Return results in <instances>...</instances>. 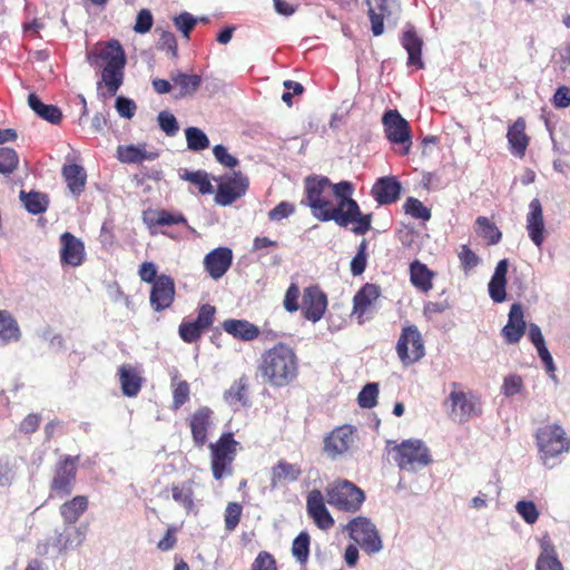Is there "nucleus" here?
Returning <instances> with one entry per match:
<instances>
[{"label": "nucleus", "instance_id": "nucleus-2", "mask_svg": "<svg viewBox=\"0 0 570 570\" xmlns=\"http://www.w3.org/2000/svg\"><path fill=\"white\" fill-rule=\"evenodd\" d=\"M88 59L91 65L100 66L105 62L101 72V81L107 87L108 94L115 96L124 81V69L126 66V55L118 40H109L99 51L89 53Z\"/></svg>", "mask_w": 570, "mask_h": 570}, {"label": "nucleus", "instance_id": "nucleus-63", "mask_svg": "<svg viewBox=\"0 0 570 570\" xmlns=\"http://www.w3.org/2000/svg\"><path fill=\"white\" fill-rule=\"evenodd\" d=\"M213 154L215 156V159L223 166L227 168H235L238 165V159L230 155L227 150V148L223 145H216L213 148Z\"/></svg>", "mask_w": 570, "mask_h": 570}, {"label": "nucleus", "instance_id": "nucleus-21", "mask_svg": "<svg viewBox=\"0 0 570 570\" xmlns=\"http://www.w3.org/2000/svg\"><path fill=\"white\" fill-rule=\"evenodd\" d=\"M353 443V431L350 425H343L334 429L325 439H324V452L331 459H336L337 456L345 453Z\"/></svg>", "mask_w": 570, "mask_h": 570}, {"label": "nucleus", "instance_id": "nucleus-9", "mask_svg": "<svg viewBox=\"0 0 570 570\" xmlns=\"http://www.w3.org/2000/svg\"><path fill=\"white\" fill-rule=\"evenodd\" d=\"M344 529L367 554L379 553L383 549L376 525L371 519L362 515L353 518Z\"/></svg>", "mask_w": 570, "mask_h": 570}, {"label": "nucleus", "instance_id": "nucleus-51", "mask_svg": "<svg viewBox=\"0 0 570 570\" xmlns=\"http://www.w3.org/2000/svg\"><path fill=\"white\" fill-rule=\"evenodd\" d=\"M19 164L17 151L9 147H0V174H12Z\"/></svg>", "mask_w": 570, "mask_h": 570}, {"label": "nucleus", "instance_id": "nucleus-27", "mask_svg": "<svg viewBox=\"0 0 570 570\" xmlns=\"http://www.w3.org/2000/svg\"><path fill=\"white\" fill-rule=\"evenodd\" d=\"M214 412L208 406L199 407L190 417V431L193 441L197 446L207 442V432L214 424Z\"/></svg>", "mask_w": 570, "mask_h": 570}, {"label": "nucleus", "instance_id": "nucleus-14", "mask_svg": "<svg viewBox=\"0 0 570 570\" xmlns=\"http://www.w3.org/2000/svg\"><path fill=\"white\" fill-rule=\"evenodd\" d=\"M215 313L216 308L214 306L209 304L202 305L196 320L180 323L178 328L180 338L186 343L198 341L202 334L213 325Z\"/></svg>", "mask_w": 570, "mask_h": 570}, {"label": "nucleus", "instance_id": "nucleus-11", "mask_svg": "<svg viewBox=\"0 0 570 570\" xmlns=\"http://www.w3.org/2000/svg\"><path fill=\"white\" fill-rule=\"evenodd\" d=\"M382 124L387 140L401 147L402 155H409L412 147V132L410 124L395 109L384 112Z\"/></svg>", "mask_w": 570, "mask_h": 570}, {"label": "nucleus", "instance_id": "nucleus-32", "mask_svg": "<svg viewBox=\"0 0 570 570\" xmlns=\"http://www.w3.org/2000/svg\"><path fill=\"white\" fill-rule=\"evenodd\" d=\"M302 474L297 464L279 460L271 471V488L276 489L285 482H295Z\"/></svg>", "mask_w": 570, "mask_h": 570}, {"label": "nucleus", "instance_id": "nucleus-37", "mask_svg": "<svg viewBox=\"0 0 570 570\" xmlns=\"http://www.w3.org/2000/svg\"><path fill=\"white\" fill-rule=\"evenodd\" d=\"M28 106L38 117L52 125H58L62 119V112L57 106L42 102L36 94H29Z\"/></svg>", "mask_w": 570, "mask_h": 570}, {"label": "nucleus", "instance_id": "nucleus-52", "mask_svg": "<svg viewBox=\"0 0 570 570\" xmlns=\"http://www.w3.org/2000/svg\"><path fill=\"white\" fill-rule=\"evenodd\" d=\"M403 209L405 214L416 219H422L426 222L431 218V210L426 206H424L421 200L414 197H409L405 200Z\"/></svg>", "mask_w": 570, "mask_h": 570}, {"label": "nucleus", "instance_id": "nucleus-12", "mask_svg": "<svg viewBox=\"0 0 570 570\" xmlns=\"http://www.w3.org/2000/svg\"><path fill=\"white\" fill-rule=\"evenodd\" d=\"M238 442L233 433H223L217 442L210 444L212 471L216 480H220L225 473H230V465L236 456Z\"/></svg>", "mask_w": 570, "mask_h": 570}, {"label": "nucleus", "instance_id": "nucleus-5", "mask_svg": "<svg viewBox=\"0 0 570 570\" xmlns=\"http://www.w3.org/2000/svg\"><path fill=\"white\" fill-rule=\"evenodd\" d=\"M326 500L337 510L355 513L365 501V493L353 482L338 479L326 488Z\"/></svg>", "mask_w": 570, "mask_h": 570}, {"label": "nucleus", "instance_id": "nucleus-50", "mask_svg": "<svg viewBox=\"0 0 570 570\" xmlns=\"http://www.w3.org/2000/svg\"><path fill=\"white\" fill-rule=\"evenodd\" d=\"M180 178L197 185L199 193L203 195L212 194L214 191L213 185L208 178V174L204 170H185L184 174L180 175Z\"/></svg>", "mask_w": 570, "mask_h": 570}, {"label": "nucleus", "instance_id": "nucleus-22", "mask_svg": "<svg viewBox=\"0 0 570 570\" xmlns=\"http://www.w3.org/2000/svg\"><path fill=\"white\" fill-rule=\"evenodd\" d=\"M60 261L62 265L77 267L85 261L83 243L69 232L60 236Z\"/></svg>", "mask_w": 570, "mask_h": 570}, {"label": "nucleus", "instance_id": "nucleus-53", "mask_svg": "<svg viewBox=\"0 0 570 570\" xmlns=\"http://www.w3.org/2000/svg\"><path fill=\"white\" fill-rule=\"evenodd\" d=\"M379 384L367 383L358 393L357 403L362 409H372L377 403Z\"/></svg>", "mask_w": 570, "mask_h": 570}, {"label": "nucleus", "instance_id": "nucleus-20", "mask_svg": "<svg viewBox=\"0 0 570 570\" xmlns=\"http://www.w3.org/2000/svg\"><path fill=\"white\" fill-rule=\"evenodd\" d=\"M402 191V185L395 176L380 177L371 189L374 200L383 206L395 203Z\"/></svg>", "mask_w": 570, "mask_h": 570}, {"label": "nucleus", "instance_id": "nucleus-31", "mask_svg": "<svg viewBox=\"0 0 570 570\" xmlns=\"http://www.w3.org/2000/svg\"><path fill=\"white\" fill-rule=\"evenodd\" d=\"M508 268L509 261L507 258L499 261L489 282V295L494 303H502L507 298L505 287Z\"/></svg>", "mask_w": 570, "mask_h": 570}, {"label": "nucleus", "instance_id": "nucleus-39", "mask_svg": "<svg viewBox=\"0 0 570 570\" xmlns=\"http://www.w3.org/2000/svg\"><path fill=\"white\" fill-rule=\"evenodd\" d=\"M330 191H332L336 198L338 199V203L336 206H333L331 203V212H345V209H348L351 204L354 205L357 204L355 199L352 198V195L354 193V186L351 181L343 180L337 184H332Z\"/></svg>", "mask_w": 570, "mask_h": 570}, {"label": "nucleus", "instance_id": "nucleus-29", "mask_svg": "<svg viewBox=\"0 0 570 570\" xmlns=\"http://www.w3.org/2000/svg\"><path fill=\"white\" fill-rule=\"evenodd\" d=\"M527 230L530 239L535 246L541 247L544 236V222L542 214V206L538 198H534L529 204V213L527 215Z\"/></svg>", "mask_w": 570, "mask_h": 570}, {"label": "nucleus", "instance_id": "nucleus-23", "mask_svg": "<svg viewBox=\"0 0 570 570\" xmlns=\"http://www.w3.org/2000/svg\"><path fill=\"white\" fill-rule=\"evenodd\" d=\"M400 42L402 47L407 52V65L414 66L417 69L424 68V62L422 60V48L423 40L419 37L415 27L407 22L404 27V31L400 38Z\"/></svg>", "mask_w": 570, "mask_h": 570}, {"label": "nucleus", "instance_id": "nucleus-56", "mask_svg": "<svg viewBox=\"0 0 570 570\" xmlns=\"http://www.w3.org/2000/svg\"><path fill=\"white\" fill-rule=\"evenodd\" d=\"M160 129L169 137L175 136L178 130V121L169 111H160L157 117Z\"/></svg>", "mask_w": 570, "mask_h": 570}, {"label": "nucleus", "instance_id": "nucleus-62", "mask_svg": "<svg viewBox=\"0 0 570 570\" xmlns=\"http://www.w3.org/2000/svg\"><path fill=\"white\" fill-rule=\"evenodd\" d=\"M250 570H277L275 558L267 551H261L252 563Z\"/></svg>", "mask_w": 570, "mask_h": 570}, {"label": "nucleus", "instance_id": "nucleus-15", "mask_svg": "<svg viewBox=\"0 0 570 570\" xmlns=\"http://www.w3.org/2000/svg\"><path fill=\"white\" fill-rule=\"evenodd\" d=\"M248 178L240 171H234L219 183L215 195V203L220 206H229L236 199L244 196L248 189Z\"/></svg>", "mask_w": 570, "mask_h": 570}, {"label": "nucleus", "instance_id": "nucleus-60", "mask_svg": "<svg viewBox=\"0 0 570 570\" xmlns=\"http://www.w3.org/2000/svg\"><path fill=\"white\" fill-rule=\"evenodd\" d=\"M197 21L198 20L193 14H190L188 12H183L179 16L174 18V23H175L176 28L179 31H181V33L186 38H189V33L195 28Z\"/></svg>", "mask_w": 570, "mask_h": 570}, {"label": "nucleus", "instance_id": "nucleus-64", "mask_svg": "<svg viewBox=\"0 0 570 570\" xmlns=\"http://www.w3.org/2000/svg\"><path fill=\"white\" fill-rule=\"evenodd\" d=\"M459 259L465 272L478 266L480 263L479 256L468 245L461 246V250L459 252Z\"/></svg>", "mask_w": 570, "mask_h": 570}, {"label": "nucleus", "instance_id": "nucleus-58", "mask_svg": "<svg viewBox=\"0 0 570 570\" xmlns=\"http://www.w3.org/2000/svg\"><path fill=\"white\" fill-rule=\"evenodd\" d=\"M366 248H367V243L365 239H363L361 242V244L358 245L356 255L353 257V259L351 262V273L354 276H358L365 271Z\"/></svg>", "mask_w": 570, "mask_h": 570}, {"label": "nucleus", "instance_id": "nucleus-57", "mask_svg": "<svg viewBox=\"0 0 570 570\" xmlns=\"http://www.w3.org/2000/svg\"><path fill=\"white\" fill-rule=\"evenodd\" d=\"M151 223L158 226H170L177 224H187V220L183 214H173L167 210H159L155 214V218Z\"/></svg>", "mask_w": 570, "mask_h": 570}, {"label": "nucleus", "instance_id": "nucleus-10", "mask_svg": "<svg viewBox=\"0 0 570 570\" xmlns=\"http://www.w3.org/2000/svg\"><path fill=\"white\" fill-rule=\"evenodd\" d=\"M452 391L444 401L449 416L460 423L468 422L472 416L481 414L478 399L472 393L460 390V384L451 383Z\"/></svg>", "mask_w": 570, "mask_h": 570}, {"label": "nucleus", "instance_id": "nucleus-30", "mask_svg": "<svg viewBox=\"0 0 570 570\" xmlns=\"http://www.w3.org/2000/svg\"><path fill=\"white\" fill-rule=\"evenodd\" d=\"M223 399L233 411L250 406L247 376L243 375L234 381L229 389L224 392Z\"/></svg>", "mask_w": 570, "mask_h": 570}, {"label": "nucleus", "instance_id": "nucleus-42", "mask_svg": "<svg viewBox=\"0 0 570 570\" xmlns=\"http://www.w3.org/2000/svg\"><path fill=\"white\" fill-rule=\"evenodd\" d=\"M119 379L124 395L136 396L141 389V377L130 366L122 365L119 368Z\"/></svg>", "mask_w": 570, "mask_h": 570}, {"label": "nucleus", "instance_id": "nucleus-55", "mask_svg": "<svg viewBox=\"0 0 570 570\" xmlns=\"http://www.w3.org/2000/svg\"><path fill=\"white\" fill-rule=\"evenodd\" d=\"M515 511L528 524H533L539 518V511L533 501L521 500L515 504Z\"/></svg>", "mask_w": 570, "mask_h": 570}, {"label": "nucleus", "instance_id": "nucleus-8", "mask_svg": "<svg viewBox=\"0 0 570 570\" xmlns=\"http://www.w3.org/2000/svg\"><path fill=\"white\" fill-rule=\"evenodd\" d=\"M371 21V30L375 37L383 35L384 21L395 27L401 18L402 6L400 0H365Z\"/></svg>", "mask_w": 570, "mask_h": 570}, {"label": "nucleus", "instance_id": "nucleus-46", "mask_svg": "<svg viewBox=\"0 0 570 570\" xmlns=\"http://www.w3.org/2000/svg\"><path fill=\"white\" fill-rule=\"evenodd\" d=\"M410 272L411 282L416 288L422 292H428L432 288V273L424 264L415 261L411 264Z\"/></svg>", "mask_w": 570, "mask_h": 570}, {"label": "nucleus", "instance_id": "nucleus-54", "mask_svg": "<svg viewBox=\"0 0 570 570\" xmlns=\"http://www.w3.org/2000/svg\"><path fill=\"white\" fill-rule=\"evenodd\" d=\"M242 512H243V507L238 502H229L227 504V507L225 509L224 521H225V529L228 532H232L237 528V525L240 521Z\"/></svg>", "mask_w": 570, "mask_h": 570}, {"label": "nucleus", "instance_id": "nucleus-43", "mask_svg": "<svg viewBox=\"0 0 570 570\" xmlns=\"http://www.w3.org/2000/svg\"><path fill=\"white\" fill-rule=\"evenodd\" d=\"M19 198L27 209L32 215L42 214L47 210L49 205L48 196L39 191H24L21 190Z\"/></svg>", "mask_w": 570, "mask_h": 570}, {"label": "nucleus", "instance_id": "nucleus-49", "mask_svg": "<svg viewBox=\"0 0 570 570\" xmlns=\"http://www.w3.org/2000/svg\"><path fill=\"white\" fill-rule=\"evenodd\" d=\"M188 149L193 151H202L209 147L207 135L197 127H188L185 130Z\"/></svg>", "mask_w": 570, "mask_h": 570}, {"label": "nucleus", "instance_id": "nucleus-17", "mask_svg": "<svg viewBox=\"0 0 570 570\" xmlns=\"http://www.w3.org/2000/svg\"><path fill=\"white\" fill-rule=\"evenodd\" d=\"M325 217L332 218L340 227H347L350 224L355 223L356 225L352 230L356 235H364L371 229L372 214H363L358 204L354 205L352 203L345 212H335V214L326 215Z\"/></svg>", "mask_w": 570, "mask_h": 570}, {"label": "nucleus", "instance_id": "nucleus-44", "mask_svg": "<svg viewBox=\"0 0 570 570\" xmlns=\"http://www.w3.org/2000/svg\"><path fill=\"white\" fill-rule=\"evenodd\" d=\"M20 330L17 321L7 312L0 311V345L17 342Z\"/></svg>", "mask_w": 570, "mask_h": 570}, {"label": "nucleus", "instance_id": "nucleus-16", "mask_svg": "<svg viewBox=\"0 0 570 570\" xmlns=\"http://www.w3.org/2000/svg\"><path fill=\"white\" fill-rule=\"evenodd\" d=\"M175 299V282L169 275L161 274L154 282L149 302L155 312H161L171 306Z\"/></svg>", "mask_w": 570, "mask_h": 570}, {"label": "nucleus", "instance_id": "nucleus-4", "mask_svg": "<svg viewBox=\"0 0 570 570\" xmlns=\"http://www.w3.org/2000/svg\"><path fill=\"white\" fill-rule=\"evenodd\" d=\"M332 181L325 176H307L304 179L305 198L302 205L309 207L312 215L321 222H331L332 218L325 217L333 215L331 212V200L327 198Z\"/></svg>", "mask_w": 570, "mask_h": 570}, {"label": "nucleus", "instance_id": "nucleus-3", "mask_svg": "<svg viewBox=\"0 0 570 570\" xmlns=\"http://www.w3.org/2000/svg\"><path fill=\"white\" fill-rule=\"evenodd\" d=\"M535 438L540 459L548 469L554 468L558 464V456L570 449V440L559 424L540 428Z\"/></svg>", "mask_w": 570, "mask_h": 570}, {"label": "nucleus", "instance_id": "nucleus-6", "mask_svg": "<svg viewBox=\"0 0 570 570\" xmlns=\"http://www.w3.org/2000/svg\"><path fill=\"white\" fill-rule=\"evenodd\" d=\"M394 461L401 470L414 472L432 462L429 448L422 440L409 439L394 446Z\"/></svg>", "mask_w": 570, "mask_h": 570}, {"label": "nucleus", "instance_id": "nucleus-61", "mask_svg": "<svg viewBox=\"0 0 570 570\" xmlns=\"http://www.w3.org/2000/svg\"><path fill=\"white\" fill-rule=\"evenodd\" d=\"M154 18L148 9H141L136 17L134 30L137 33L144 35L150 31L153 27Z\"/></svg>", "mask_w": 570, "mask_h": 570}, {"label": "nucleus", "instance_id": "nucleus-28", "mask_svg": "<svg viewBox=\"0 0 570 570\" xmlns=\"http://www.w3.org/2000/svg\"><path fill=\"white\" fill-rule=\"evenodd\" d=\"M117 159L122 164H141L153 161L159 157V153L148 150L146 144L119 145L117 147Z\"/></svg>", "mask_w": 570, "mask_h": 570}, {"label": "nucleus", "instance_id": "nucleus-1", "mask_svg": "<svg viewBox=\"0 0 570 570\" xmlns=\"http://www.w3.org/2000/svg\"><path fill=\"white\" fill-rule=\"evenodd\" d=\"M259 370L271 385L283 387L296 379L298 360L292 347L278 343L262 355Z\"/></svg>", "mask_w": 570, "mask_h": 570}, {"label": "nucleus", "instance_id": "nucleus-24", "mask_svg": "<svg viewBox=\"0 0 570 570\" xmlns=\"http://www.w3.org/2000/svg\"><path fill=\"white\" fill-rule=\"evenodd\" d=\"M233 263V252L228 247H218L206 254L204 266L214 279L223 277Z\"/></svg>", "mask_w": 570, "mask_h": 570}, {"label": "nucleus", "instance_id": "nucleus-45", "mask_svg": "<svg viewBox=\"0 0 570 570\" xmlns=\"http://www.w3.org/2000/svg\"><path fill=\"white\" fill-rule=\"evenodd\" d=\"M171 495L174 501L181 505L188 513L195 510L191 481H186L180 484H173Z\"/></svg>", "mask_w": 570, "mask_h": 570}, {"label": "nucleus", "instance_id": "nucleus-36", "mask_svg": "<svg viewBox=\"0 0 570 570\" xmlns=\"http://www.w3.org/2000/svg\"><path fill=\"white\" fill-rule=\"evenodd\" d=\"M88 498L86 495H76L71 500L62 503L59 512L63 519V523L75 525L88 509Z\"/></svg>", "mask_w": 570, "mask_h": 570}, {"label": "nucleus", "instance_id": "nucleus-13", "mask_svg": "<svg viewBox=\"0 0 570 570\" xmlns=\"http://www.w3.org/2000/svg\"><path fill=\"white\" fill-rule=\"evenodd\" d=\"M396 352L404 365L413 364L424 356L422 336L415 325L403 328L396 343Z\"/></svg>", "mask_w": 570, "mask_h": 570}, {"label": "nucleus", "instance_id": "nucleus-40", "mask_svg": "<svg viewBox=\"0 0 570 570\" xmlns=\"http://www.w3.org/2000/svg\"><path fill=\"white\" fill-rule=\"evenodd\" d=\"M62 175L67 181V186L75 196H79L86 186L87 174L83 167L72 164L62 168Z\"/></svg>", "mask_w": 570, "mask_h": 570}, {"label": "nucleus", "instance_id": "nucleus-59", "mask_svg": "<svg viewBox=\"0 0 570 570\" xmlns=\"http://www.w3.org/2000/svg\"><path fill=\"white\" fill-rule=\"evenodd\" d=\"M523 389V381L520 375L511 374L504 377L501 391L507 397L519 394Z\"/></svg>", "mask_w": 570, "mask_h": 570}, {"label": "nucleus", "instance_id": "nucleus-18", "mask_svg": "<svg viewBox=\"0 0 570 570\" xmlns=\"http://www.w3.org/2000/svg\"><path fill=\"white\" fill-rule=\"evenodd\" d=\"M308 515L321 530H330L334 525V519L324 503V497L317 489L312 490L306 500Z\"/></svg>", "mask_w": 570, "mask_h": 570}, {"label": "nucleus", "instance_id": "nucleus-19", "mask_svg": "<svg viewBox=\"0 0 570 570\" xmlns=\"http://www.w3.org/2000/svg\"><path fill=\"white\" fill-rule=\"evenodd\" d=\"M85 539L86 528L63 523L61 531L56 530L52 546L59 554H65L69 550L80 547Z\"/></svg>", "mask_w": 570, "mask_h": 570}, {"label": "nucleus", "instance_id": "nucleus-38", "mask_svg": "<svg viewBox=\"0 0 570 570\" xmlns=\"http://www.w3.org/2000/svg\"><path fill=\"white\" fill-rule=\"evenodd\" d=\"M379 296L380 287L375 284L366 283L353 298V313L358 316L364 315Z\"/></svg>", "mask_w": 570, "mask_h": 570}, {"label": "nucleus", "instance_id": "nucleus-7", "mask_svg": "<svg viewBox=\"0 0 570 570\" xmlns=\"http://www.w3.org/2000/svg\"><path fill=\"white\" fill-rule=\"evenodd\" d=\"M78 461L79 455H60L50 482V498H65L71 494L76 483Z\"/></svg>", "mask_w": 570, "mask_h": 570}, {"label": "nucleus", "instance_id": "nucleus-26", "mask_svg": "<svg viewBox=\"0 0 570 570\" xmlns=\"http://www.w3.org/2000/svg\"><path fill=\"white\" fill-rule=\"evenodd\" d=\"M327 298L326 295L315 286L308 287L303 296V313L305 318L312 322L320 321L326 309Z\"/></svg>", "mask_w": 570, "mask_h": 570}, {"label": "nucleus", "instance_id": "nucleus-35", "mask_svg": "<svg viewBox=\"0 0 570 570\" xmlns=\"http://www.w3.org/2000/svg\"><path fill=\"white\" fill-rule=\"evenodd\" d=\"M223 328L242 341H253L259 335L258 327L246 320H226L223 322Z\"/></svg>", "mask_w": 570, "mask_h": 570}, {"label": "nucleus", "instance_id": "nucleus-34", "mask_svg": "<svg viewBox=\"0 0 570 570\" xmlns=\"http://www.w3.org/2000/svg\"><path fill=\"white\" fill-rule=\"evenodd\" d=\"M170 80L178 88L175 95L176 99L193 96L202 85V77L198 75H188L181 71H171Z\"/></svg>", "mask_w": 570, "mask_h": 570}, {"label": "nucleus", "instance_id": "nucleus-48", "mask_svg": "<svg viewBox=\"0 0 570 570\" xmlns=\"http://www.w3.org/2000/svg\"><path fill=\"white\" fill-rule=\"evenodd\" d=\"M311 537L302 531L292 543V554L299 564H306L309 558Z\"/></svg>", "mask_w": 570, "mask_h": 570}, {"label": "nucleus", "instance_id": "nucleus-25", "mask_svg": "<svg viewBox=\"0 0 570 570\" xmlns=\"http://www.w3.org/2000/svg\"><path fill=\"white\" fill-rule=\"evenodd\" d=\"M527 323L524 321L523 308L521 304L514 303L510 307L508 315V322L501 331L505 343L515 344L518 343L525 333Z\"/></svg>", "mask_w": 570, "mask_h": 570}, {"label": "nucleus", "instance_id": "nucleus-47", "mask_svg": "<svg viewBox=\"0 0 570 570\" xmlns=\"http://www.w3.org/2000/svg\"><path fill=\"white\" fill-rule=\"evenodd\" d=\"M475 226L476 234L487 239L489 245H495L501 240L502 233L488 217L479 216Z\"/></svg>", "mask_w": 570, "mask_h": 570}, {"label": "nucleus", "instance_id": "nucleus-33", "mask_svg": "<svg viewBox=\"0 0 570 570\" xmlns=\"http://www.w3.org/2000/svg\"><path fill=\"white\" fill-rule=\"evenodd\" d=\"M507 138L511 153L517 157H523L529 145V137L525 134V122L522 118H518L509 127Z\"/></svg>", "mask_w": 570, "mask_h": 570}, {"label": "nucleus", "instance_id": "nucleus-41", "mask_svg": "<svg viewBox=\"0 0 570 570\" xmlns=\"http://www.w3.org/2000/svg\"><path fill=\"white\" fill-rule=\"evenodd\" d=\"M535 570H563L556 549L549 540L541 542V552L535 562Z\"/></svg>", "mask_w": 570, "mask_h": 570}]
</instances>
